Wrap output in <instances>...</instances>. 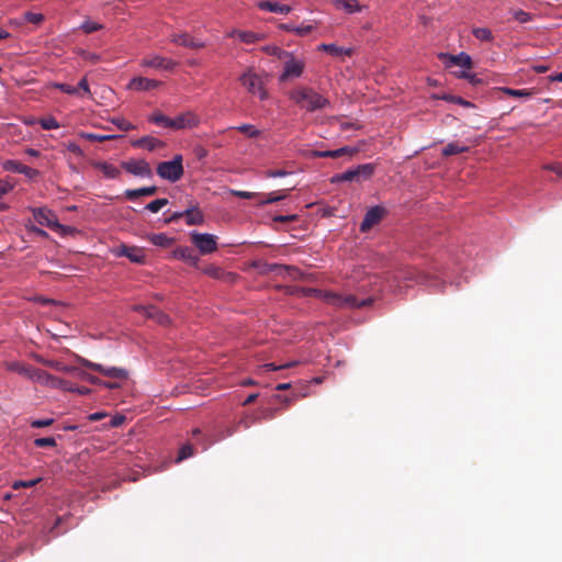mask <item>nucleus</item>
<instances>
[{
    "label": "nucleus",
    "instance_id": "4c0bfd02",
    "mask_svg": "<svg viewBox=\"0 0 562 562\" xmlns=\"http://www.w3.org/2000/svg\"><path fill=\"white\" fill-rule=\"evenodd\" d=\"M473 35L475 38L484 42H491L493 40L492 32L486 27H476L473 29Z\"/></svg>",
    "mask_w": 562,
    "mask_h": 562
},
{
    "label": "nucleus",
    "instance_id": "473e14b6",
    "mask_svg": "<svg viewBox=\"0 0 562 562\" xmlns=\"http://www.w3.org/2000/svg\"><path fill=\"white\" fill-rule=\"evenodd\" d=\"M79 136L83 139L92 140V142H104V140L115 139V138L120 137L119 135H99V134L87 133V132H80Z\"/></svg>",
    "mask_w": 562,
    "mask_h": 562
},
{
    "label": "nucleus",
    "instance_id": "aec40b11",
    "mask_svg": "<svg viewBox=\"0 0 562 562\" xmlns=\"http://www.w3.org/2000/svg\"><path fill=\"white\" fill-rule=\"evenodd\" d=\"M172 256L177 259L183 260L190 266L198 267L199 257L189 247H179L173 250Z\"/></svg>",
    "mask_w": 562,
    "mask_h": 562
},
{
    "label": "nucleus",
    "instance_id": "f704fd0d",
    "mask_svg": "<svg viewBox=\"0 0 562 562\" xmlns=\"http://www.w3.org/2000/svg\"><path fill=\"white\" fill-rule=\"evenodd\" d=\"M44 366L53 368L60 372H77L72 367L64 366L61 362L56 360H40Z\"/></svg>",
    "mask_w": 562,
    "mask_h": 562
},
{
    "label": "nucleus",
    "instance_id": "5fc2aeb1",
    "mask_svg": "<svg viewBox=\"0 0 562 562\" xmlns=\"http://www.w3.org/2000/svg\"><path fill=\"white\" fill-rule=\"evenodd\" d=\"M24 19L30 23L40 24L43 22L44 15L42 13L26 12Z\"/></svg>",
    "mask_w": 562,
    "mask_h": 562
},
{
    "label": "nucleus",
    "instance_id": "b1692460",
    "mask_svg": "<svg viewBox=\"0 0 562 562\" xmlns=\"http://www.w3.org/2000/svg\"><path fill=\"white\" fill-rule=\"evenodd\" d=\"M148 121L154 123L155 125L160 126V127L172 130V125H173L172 117L167 116L161 111H154L149 115Z\"/></svg>",
    "mask_w": 562,
    "mask_h": 562
},
{
    "label": "nucleus",
    "instance_id": "6ab92c4d",
    "mask_svg": "<svg viewBox=\"0 0 562 562\" xmlns=\"http://www.w3.org/2000/svg\"><path fill=\"white\" fill-rule=\"evenodd\" d=\"M134 310L143 313L147 317L155 318L161 325H167L170 323V319L167 315H165L162 312L157 311L153 306L137 305L134 306Z\"/></svg>",
    "mask_w": 562,
    "mask_h": 562
},
{
    "label": "nucleus",
    "instance_id": "58836bf2",
    "mask_svg": "<svg viewBox=\"0 0 562 562\" xmlns=\"http://www.w3.org/2000/svg\"><path fill=\"white\" fill-rule=\"evenodd\" d=\"M355 175L352 173V169H348L342 173L334 175L330 179L331 183H339L345 181H353Z\"/></svg>",
    "mask_w": 562,
    "mask_h": 562
},
{
    "label": "nucleus",
    "instance_id": "20e7f679",
    "mask_svg": "<svg viewBox=\"0 0 562 562\" xmlns=\"http://www.w3.org/2000/svg\"><path fill=\"white\" fill-rule=\"evenodd\" d=\"M33 216L38 224L47 226L60 235H67L74 232L71 227L59 224L57 216L46 207L34 209Z\"/></svg>",
    "mask_w": 562,
    "mask_h": 562
},
{
    "label": "nucleus",
    "instance_id": "6e6d98bb",
    "mask_svg": "<svg viewBox=\"0 0 562 562\" xmlns=\"http://www.w3.org/2000/svg\"><path fill=\"white\" fill-rule=\"evenodd\" d=\"M77 89H79V93L77 95H80V97L90 95V88H89L88 80L86 77H83L79 81Z\"/></svg>",
    "mask_w": 562,
    "mask_h": 562
},
{
    "label": "nucleus",
    "instance_id": "09e8293b",
    "mask_svg": "<svg viewBox=\"0 0 562 562\" xmlns=\"http://www.w3.org/2000/svg\"><path fill=\"white\" fill-rule=\"evenodd\" d=\"M167 204H168V200L167 199H157V200H154L150 203H148L146 205V209L148 211H150L151 213H157L158 211H160Z\"/></svg>",
    "mask_w": 562,
    "mask_h": 562
},
{
    "label": "nucleus",
    "instance_id": "f03ea898",
    "mask_svg": "<svg viewBox=\"0 0 562 562\" xmlns=\"http://www.w3.org/2000/svg\"><path fill=\"white\" fill-rule=\"evenodd\" d=\"M315 295L326 302L327 304H330L335 307H349V308H359L369 306L372 303V299H366V300H358L355 295L348 294V295H340L338 293L331 292V291H323V290H313Z\"/></svg>",
    "mask_w": 562,
    "mask_h": 562
},
{
    "label": "nucleus",
    "instance_id": "774afa93",
    "mask_svg": "<svg viewBox=\"0 0 562 562\" xmlns=\"http://www.w3.org/2000/svg\"><path fill=\"white\" fill-rule=\"evenodd\" d=\"M78 375L90 383L100 384V380L91 374L79 372Z\"/></svg>",
    "mask_w": 562,
    "mask_h": 562
},
{
    "label": "nucleus",
    "instance_id": "423d86ee",
    "mask_svg": "<svg viewBox=\"0 0 562 562\" xmlns=\"http://www.w3.org/2000/svg\"><path fill=\"white\" fill-rule=\"evenodd\" d=\"M31 381L49 389L74 391V389L70 386V383L66 380L52 375L50 373L40 369H35L34 373L31 374Z\"/></svg>",
    "mask_w": 562,
    "mask_h": 562
},
{
    "label": "nucleus",
    "instance_id": "a211bd4d",
    "mask_svg": "<svg viewBox=\"0 0 562 562\" xmlns=\"http://www.w3.org/2000/svg\"><path fill=\"white\" fill-rule=\"evenodd\" d=\"M173 44L181 45L189 48L200 49L205 46L204 42L195 41L188 33H175L170 36Z\"/></svg>",
    "mask_w": 562,
    "mask_h": 562
},
{
    "label": "nucleus",
    "instance_id": "1a4fd4ad",
    "mask_svg": "<svg viewBox=\"0 0 562 562\" xmlns=\"http://www.w3.org/2000/svg\"><path fill=\"white\" fill-rule=\"evenodd\" d=\"M190 237L193 245L202 255L215 252L217 249V238L212 234L192 232Z\"/></svg>",
    "mask_w": 562,
    "mask_h": 562
},
{
    "label": "nucleus",
    "instance_id": "864d4df0",
    "mask_svg": "<svg viewBox=\"0 0 562 562\" xmlns=\"http://www.w3.org/2000/svg\"><path fill=\"white\" fill-rule=\"evenodd\" d=\"M237 130L249 137H257L259 135V131L254 125L244 124L238 126Z\"/></svg>",
    "mask_w": 562,
    "mask_h": 562
},
{
    "label": "nucleus",
    "instance_id": "c85d7f7f",
    "mask_svg": "<svg viewBox=\"0 0 562 562\" xmlns=\"http://www.w3.org/2000/svg\"><path fill=\"white\" fill-rule=\"evenodd\" d=\"M203 273L214 279L233 278L231 273H225L218 266L209 265L203 268Z\"/></svg>",
    "mask_w": 562,
    "mask_h": 562
},
{
    "label": "nucleus",
    "instance_id": "f257e3e1",
    "mask_svg": "<svg viewBox=\"0 0 562 562\" xmlns=\"http://www.w3.org/2000/svg\"><path fill=\"white\" fill-rule=\"evenodd\" d=\"M289 99L297 106L308 112L324 109L329 101L324 95L316 92L313 88L297 86L288 92Z\"/></svg>",
    "mask_w": 562,
    "mask_h": 562
},
{
    "label": "nucleus",
    "instance_id": "4be33fe9",
    "mask_svg": "<svg viewBox=\"0 0 562 562\" xmlns=\"http://www.w3.org/2000/svg\"><path fill=\"white\" fill-rule=\"evenodd\" d=\"M186 217V222L188 225H201L204 222V215L202 211L198 207H192L187 210L183 213L176 214L175 217Z\"/></svg>",
    "mask_w": 562,
    "mask_h": 562
},
{
    "label": "nucleus",
    "instance_id": "39448f33",
    "mask_svg": "<svg viewBox=\"0 0 562 562\" xmlns=\"http://www.w3.org/2000/svg\"><path fill=\"white\" fill-rule=\"evenodd\" d=\"M160 178L170 182L178 181L183 176L182 156L176 155L170 161H162L157 166Z\"/></svg>",
    "mask_w": 562,
    "mask_h": 562
},
{
    "label": "nucleus",
    "instance_id": "de8ad7c7",
    "mask_svg": "<svg viewBox=\"0 0 562 562\" xmlns=\"http://www.w3.org/2000/svg\"><path fill=\"white\" fill-rule=\"evenodd\" d=\"M335 150V157L336 158H340L342 156H348V157H352L355 156L356 154H358V148L356 147H350V146H344V147H340L338 149H334Z\"/></svg>",
    "mask_w": 562,
    "mask_h": 562
},
{
    "label": "nucleus",
    "instance_id": "dca6fc26",
    "mask_svg": "<svg viewBox=\"0 0 562 562\" xmlns=\"http://www.w3.org/2000/svg\"><path fill=\"white\" fill-rule=\"evenodd\" d=\"M385 214V210L382 206H373L364 215L360 224V231L366 233L370 231L375 224H378Z\"/></svg>",
    "mask_w": 562,
    "mask_h": 562
},
{
    "label": "nucleus",
    "instance_id": "37998d69",
    "mask_svg": "<svg viewBox=\"0 0 562 562\" xmlns=\"http://www.w3.org/2000/svg\"><path fill=\"white\" fill-rule=\"evenodd\" d=\"M1 166L7 171H12V172L20 173L21 168H22L23 165L20 164L19 161H16V160L7 159V160H2L1 161Z\"/></svg>",
    "mask_w": 562,
    "mask_h": 562
},
{
    "label": "nucleus",
    "instance_id": "e433bc0d",
    "mask_svg": "<svg viewBox=\"0 0 562 562\" xmlns=\"http://www.w3.org/2000/svg\"><path fill=\"white\" fill-rule=\"evenodd\" d=\"M282 29H283V32L284 31H286V32H294V33H296L300 36H305V35H307V34H310L312 32L313 26L312 25H305V26L293 27L290 24L283 23Z\"/></svg>",
    "mask_w": 562,
    "mask_h": 562
},
{
    "label": "nucleus",
    "instance_id": "3c124183",
    "mask_svg": "<svg viewBox=\"0 0 562 562\" xmlns=\"http://www.w3.org/2000/svg\"><path fill=\"white\" fill-rule=\"evenodd\" d=\"M41 481H42L41 477L34 479V480H30V481H15V482H13L12 487L14 490H19V488H22V487H33L37 483H40Z\"/></svg>",
    "mask_w": 562,
    "mask_h": 562
},
{
    "label": "nucleus",
    "instance_id": "bf43d9fd",
    "mask_svg": "<svg viewBox=\"0 0 562 562\" xmlns=\"http://www.w3.org/2000/svg\"><path fill=\"white\" fill-rule=\"evenodd\" d=\"M282 269H283V274L286 273L291 278L296 279V278L301 277V272L292 266L283 265Z\"/></svg>",
    "mask_w": 562,
    "mask_h": 562
},
{
    "label": "nucleus",
    "instance_id": "2eb2a0df",
    "mask_svg": "<svg viewBox=\"0 0 562 562\" xmlns=\"http://www.w3.org/2000/svg\"><path fill=\"white\" fill-rule=\"evenodd\" d=\"M162 85L161 81L149 79L146 77H134L131 79L128 85L126 86V89L133 90V91H149L159 88Z\"/></svg>",
    "mask_w": 562,
    "mask_h": 562
},
{
    "label": "nucleus",
    "instance_id": "79ce46f5",
    "mask_svg": "<svg viewBox=\"0 0 562 562\" xmlns=\"http://www.w3.org/2000/svg\"><path fill=\"white\" fill-rule=\"evenodd\" d=\"M512 13L513 18L521 24L528 23L532 20V15L521 9L513 10Z\"/></svg>",
    "mask_w": 562,
    "mask_h": 562
},
{
    "label": "nucleus",
    "instance_id": "4d7b16f0",
    "mask_svg": "<svg viewBox=\"0 0 562 562\" xmlns=\"http://www.w3.org/2000/svg\"><path fill=\"white\" fill-rule=\"evenodd\" d=\"M37 447H55L56 440L53 437L38 438L34 441Z\"/></svg>",
    "mask_w": 562,
    "mask_h": 562
},
{
    "label": "nucleus",
    "instance_id": "6e6552de",
    "mask_svg": "<svg viewBox=\"0 0 562 562\" xmlns=\"http://www.w3.org/2000/svg\"><path fill=\"white\" fill-rule=\"evenodd\" d=\"M77 361L86 367V368H89L91 370H94V371H98L100 372L101 374L105 375V376H109V378H112V379H115V380H120V381H123V380H126L128 378V373L125 369H122V368H117V367H104L100 363H95V362H91L85 358H81V357H77Z\"/></svg>",
    "mask_w": 562,
    "mask_h": 562
},
{
    "label": "nucleus",
    "instance_id": "4468645a",
    "mask_svg": "<svg viewBox=\"0 0 562 562\" xmlns=\"http://www.w3.org/2000/svg\"><path fill=\"white\" fill-rule=\"evenodd\" d=\"M122 167L130 173L138 177H151V169L148 162L143 159H131L122 162Z\"/></svg>",
    "mask_w": 562,
    "mask_h": 562
},
{
    "label": "nucleus",
    "instance_id": "c9c22d12",
    "mask_svg": "<svg viewBox=\"0 0 562 562\" xmlns=\"http://www.w3.org/2000/svg\"><path fill=\"white\" fill-rule=\"evenodd\" d=\"M110 122L123 132H128V131L135 130V125L132 124L131 122L126 121L123 117H112V119H110Z\"/></svg>",
    "mask_w": 562,
    "mask_h": 562
},
{
    "label": "nucleus",
    "instance_id": "393cba45",
    "mask_svg": "<svg viewBox=\"0 0 562 562\" xmlns=\"http://www.w3.org/2000/svg\"><path fill=\"white\" fill-rule=\"evenodd\" d=\"M318 50L326 52L333 56H341V55L350 56L352 54V48L340 47V46H337L336 44H321L318 46Z\"/></svg>",
    "mask_w": 562,
    "mask_h": 562
},
{
    "label": "nucleus",
    "instance_id": "603ef678",
    "mask_svg": "<svg viewBox=\"0 0 562 562\" xmlns=\"http://www.w3.org/2000/svg\"><path fill=\"white\" fill-rule=\"evenodd\" d=\"M193 454V448L191 445H184L179 450V454L177 457V462H181L182 460L191 457Z\"/></svg>",
    "mask_w": 562,
    "mask_h": 562
},
{
    "label": "nucleus",
    "instance_id": "7c9ffc66",
    "mask_svg": "<svg viewBox=\"0 0 562 562\" xmlns=\"http://www.w3.org/2000/svg\"><path fill=\"white\" fill-rule=\"evenodd\" d=\"M98 168L102 171L104 177L109 179H115L120 176V169L112 164L100 162L98 164Z\"/></svg>",
    "mask_w": 562,
    "mask_h": 562
},
{
    "label": "nucleus",
    "instance_id": "680f3d73",
    "mask_svg": "<svg viewBox=\"0 0 562 562\" xmlns=\"http://www.w3.org/2000/svg\"><path fill=\"white\" fill-rule=\"evenodd\" d=\"M81 57L87 60V61H90L92 64H95L100 60V56L94 54V53H89V52H81Z\"/></svg>",
    "mask_w": 562,
    "mask_h": 562
},
{
    "label": "nucleus",
    "instance_id": "a878e982",
    "mask_svg": "<svg viewBox=\"0 0 562 562\" xmlns=\"http://www.w3.org/2000/svg\"><path fill=\"white\" fill-rule=\"evenodd\" d=\"M161 145V140L150 136H145L140 139L133 142V146L147 148L148 150H154L157 147H160Z\"/></svg>",
    "mask_w": 562,
    "mask_h": 562
},
{
    "label": "nucleus",
    "instance_id": "a19ab883",
    "mask_svg": "<svg viewBox=\"0 0 562 562\" xmlns=\"http://www.w3.org/2000/svg\"><path fill=\"white\" fill-rule=\"evenodd\" d=\"M456 77L467 79L471 85L477 86L482 83V80L477 78L475 74L467 72L465 70L454 71Z\"/></svg>",
    "mask_w": 562,
    "mask_h": 562
},
{
    "label": "nucleus",
    "instance_id": "cd10ccee",
    "mask_svg": "<svg viewBox=\"0 0 562 562\" xmlns=\"http://www.w3.org/2000/svg\"><path fill=\"white\" fill-rule=\"evenodd\" d=\"M156 191H157V188L153 186V187H145V188L135 189V190H127L125 192V195L127 199L134 200L140 195H146V196L153 195L156 193Z\"/></svg>",
    "mask_w": 562,
    "mask_h": 562
},
{
    "label": "nucleus",
    "instance_id": "bb28decb",
    "mask_svg": "<svg viewBox=\"0 0 562 562\" xmlns=\"http://www.w3.org/2000/svg\"><path fill=\"white\" fill-rule=\"evenodd\" d=\"M146 238L155 246H159V247H169L172 243H173V239L170 238L169 236H167L166 234L164 233H159V234H148L146 236Z\"/></svg>",
    "mask_w": 562,
    "mask_h": 562
},
{
    "label": "nucleus",
    "instance_id": "2f4dec72",
    "mask_svg": "<svg viewBox=\"0 0 562 562\" xmlns=\"http://www.w3.org/2000/svg\"><path fill=\"white\" fill-rule=\"evenodd\" d=\"M8 370L18 372L31 380V374L34 373L35 369L26 367L20 362H11L7 366Z\"/></svg>",
    "mask_w": 562,
    "mask_h": 562
},
{
    "label": "nucleus",
    "instance_id": "69168bd1",
    "mask_svg": "<svg viewBox=\"0 0 562 562\" xmlns=\"http://www.w3.org/2000/svg\"><path fill=\"white\" fill-rule=\"evenodd\" d=\"M20 173H23L27 178L32 179V178H34V177H36L38 175V171L33 169V168H30V167L23 165L22 168H21Z\"/></svg>",
    "mask_w": 562,
    "mask_h": 562
},
{
    "label": "nucleus",
    "instance_id": "f3484780",
    "mask_svg": "<svg viewBox=\"0 0 562 562\" xmlns=\"http://www.w3.org/2000/svg\"><path fill=\"white\" fill-rule=\"evenodd\" d=\"M143 67L148 68H155V69H164V70H172L177 63L172 59L159 56V55H153L147 58H144L140 63Z\"/></svg>",
    "mask_w": 562,
    "mask_h": 562
},
{
    "label": "nucleus",
    "instance_id": "338daca9",
    "mask_svg": "<svg viewBox=\"0 0 562 562\" xmlns=\"http://www.w3.org/2000/svg\"><path fill=\"white\" fill-rule=\"evenodd\" d=\"M544 169L551 170L554 173H557L560 178H562V165L561 164L547 165V166H544Z\"/></svg>",
    "mask_w": 562,
    "mask_h": 562
},
{
    "label": "nucleus",
    "instance_id": "72a5a7b5",
    "mask_svg": "<svg viewBox=\"0 0 562 562\" xmlns=\"http://www.w3.org/2000/svg\"><path fill=\"white\" fill-rule=\"evenodd\" d=\"M501 91L507 95H510V97H514V98H525V99H528L532 95V91L528 90V89H521V90H518V89H513V88H507V87H504V88H501Z\"/></svg>",
    "mask_w": 562,
    "mask_h": 562
},
{
    "label": "nucleus",
    "instance_id": "ddd939ff",
    "mask_svg": "<svg viewBox=\"0 0 562 562\" xmlns=\"http://www.w3.org/2000/svg\"><path fill=\"white\" fill-rule=\"evenodd\" d=\"M227 37L237 38L240 43L246 45L256 44L265 40L263 33L246 31L240 29H233L226 34Z\"/></svg>",
    "mask_w": 562,
    "mask_h": 562
},
{
    "label": "nucleus",
    "instance_id": "9d476101",
    "mask_svg": "<svg viewBox=\"0 0 562 562\" xmlns=\"http://www.w3.org/2000/svg\"><path fill=\"white\" fill-rule=\"evenodd\" d=\"M172 121L173 131L192 130L201 124L200 115L192 110L178 113L175 117H172Z\"/></svg>",
    "mask_w": 562,
    "mask_h": 562
},
{
    "label": "nucleus",
    "instance_id": "e2e57ef3",
    "mask_svg": "<svg viewBox=\"0 0 562 562\" xmlns=\"http://www.w3.org/2000/svg\"><path fill=\"white\" fill-rule=\"evenodd\" d=\"M13 189V186L5 180L0 179V198L9 193Z\"/></svg>",
    "mask_w": 562,
    "mask_h": 562
},
{
    "label": "nucleus",
    "instance_id": "13d9d810",
    "mask_svg": "<svg viewBox=\"0 0 562 562\" xmlns=\"http://www.w3.org/2000/svg\"><path fill=\"white\" fill-rule=\"evenodd\" d=\"M53 422L54 420L52 418L35 419L31 423V426L34 428H44L50 426Z\"/></svg>",
    "mask_w": 562,
    "mask_h": 562
},
{
    "label": "nucleus",
    "instance_id": "ea45409f",
    "mask_svg": "<svg viewBox=\"0 0 562 562\" xmlns=\"http://www.w3.org/2000/svg\"><path fill=\"white\" fill-rule=\"evenodd\" d=\"M339 8L345 9L349 13L359 11V4L357 0H337Z\"/></svg>",
    "mask_w": 562,
    "mask_h": 562
},
{
    "label": "nucleus",
    "instance_id": "49530a36",
    "mask_svg": "<svg viewBox=\"0 0 562 562\" xmlns=\"http://www.w3.org/2000/svg\"><path fill=\"white\" fill-rule=\"evenodd\" d=\"M257 7L260 9V10H263V11H269V12H279L281 11V7L279 5L278 2H272V1H259L257 3Z\"/></svg>",
    "mask_w": 562,
    "mask_h": 562
},
{
    "label": "nucleus",
    "instance_id": "c756f323",
    "mask_svg": "<svg viewBox=\"0 0 562 562\" xmlns=\"http://www.w3.org/2000/svg\"><path fill=\"white\" fill-rule=\"evenodd\" d=\"M467 151H469L468 146H463L458 143H449L446 147H443L442 156L449 157L452 155H458V154H462V153H467Z\"/></svg>",
    "mask_w": 562,
    "mask_h": 562
},
{
    "label": "nucleus",
    "instance_id": "c03bdc74",
    "mask_svg": "<svg viewBox=\"0 0 562 562\" xmlns=\"http://www.w3.org/2000/svg\"><path fill=\"white\" fill-rule=\"evenodd\" d=\"M48 87L59 89L63 92L70 94V95H76L79 93V89H77L76 87L66 85V83L52 82L48 85Z\"/></svg>",
    "mask_w": 562,
    "mask_h": 562
},
{
    "label": "nucleus",
    "instance_id": "a18cd8bd",
    "mask_svg": "<svg viewBox=\"0 0 562 562\" xmlns=\"http://www.w3.org/2000/svg\"><path fill=\"white\" fill-rule=\"evenodd\" d=\"M102 27H103V25H102V24H100V23H98V22H95V21H91V20H87V21H85V22L81 24V26H80V29H81L85 33H87V34H89V33H93V32H97V31L101 30Z\"/></svg>",
    "mask_w": 562,
    "mask_h": 562
},
{
    "label": "nucleus",
    "instance_id": "412c9836",
    "mask_svg": "<svg viewBox=\"0 0 562 562\" xmlns=\"http://www.w3.org/2000/svg\"><path fill=\"white\" fill-rule=\"evenodd\" d=\"M375 171L374 164H362L352 169V173L355 175L356 182H361L363 180L370 179Z\"/></svg>",
    "mask_w": 562,
    "mask_h": 562
},
{
    "label": "nucleus",
    "instance_id": "7ed1b4c3",
    "mask_svg": "<svg viewBox=\"0 0 562 562\" xmlns=\"http://www.w3.org/2000/svg\"><path fill=\"white\" fill-rule=\"evenodd\" d=\"M306 67L303 56H296L283 50V81L302 77Z\"/></svg>",
    "mask_w": 562,
    "mask_h": 562
},
{
    "label": "nucleus",
    "instance_id": "5701e85b",
    "mask_svg": "<svg viewBox=\"0 0 562 562\" xmlns=\"http://www.w3.org/2000/svg\"><path fill=\"white\" fill-rule=\"evenodd\" d=\"M294 389L296 391V394L294 397H289L288 395H283V400H282L283 409L285 408V406L292 404L297 398H303L308 395L310 385L306 382L300 381L299 383L295 384Z\"/></svg>",
    "mask_w": 562,
    "mask_h": 562
},
{
    "label": "nucleus",
    "instance_id": "f8f14e48",
    "mask_svg": "<svg viewBox=\"0 0 562 562\" xmlns=\"http://www.w3.org/2000/svg\"><path fill=\"white\" fill-rule=\"evenodd\" d=\"M113 254L117 257H126L134 263H143L145 261V251L137 246L120 245L113 249Z\"/></svg>",
    "mask_w": 562,
    "mask_h": 562
},
{
    "label": "nucleus",
    "instance_id": "9b49d317",
    "mask_svg": "<svg viewBox=\"0 0 562 562\" xmlns=\"http://www.w3.org/2000/svg\"><path fill=\"white\" fill-rule=\"evenodd\" d=\"M438 58L443 63L446 68L459 66L463 69H471L473 67L472 58L469 54L461 52L458 55L448 53H439Z\"/></svg>",
    "mask_w": 562,
    "mask_h": 562
},
{
    "label": "nucleus",
    "instance_id": "8fccbe9b",
    "mask_svg": "<svg viewBox=\"0 0 562 562\" xmlns=\"http://www.w3.org/2000/svg\"><path fill=\"white\" fill-rule=\"evenodd\" d=\"M40 124L44 130H56L60 126L53 116H47L40 120Z\"/></svg>",
    "mask_w": 562,
    "mask_h": 562
},
{
    "label": "nucleus",
    "instance_id": "052dcab7",
    "mask_svg": "<svg viewBox=\"0 0 562 562\" xmlns=\"http://www.w3.org/2000/svg\"><path fill=\"white\" fill-rule=\"evenodd\" d=\"M313 156L317 158H336L335 150H314Z\"/></svg>",
    "mask_w": 562,
    "mask_h": 562
},
{
    "label": "nucleus",
    "instance_id": "0eeeda50",
    "mask_svg": "<svg viewBox=\"0 0 562 562\" xmlns=\"http://www.w3.org/2000/svg\"><path fill=\"white\" fill-rule=\"evenodd\" d=\"M240 82L249 93L257 95L261 100L267 98L263 78L251 69L240 76Z\"/></svg>",
    "mask_w": 562,
    "mask_h": 562
},
{
    "label": "nucleus",
    "instance_id": "0e129e2a",
    "mask_svg": "<svg viewBox=\"0 0 562 562\" xmlns=\"http://www.w3.org/2000/svg\"><path fill=\"white\" fill-rule=\"evenodd\" d=\"M65 146H66V148H67L69 151L74 153L75 155H77V156H82V150H81V148L79 147V145H78V144H76V143H74V142H69V143H67Z\"/></svg>",
    "mask_w": 562,
    "mask_h": 562
}]
</instances>
